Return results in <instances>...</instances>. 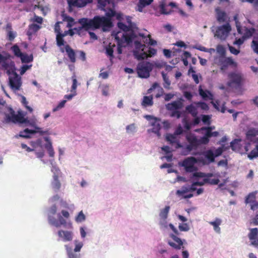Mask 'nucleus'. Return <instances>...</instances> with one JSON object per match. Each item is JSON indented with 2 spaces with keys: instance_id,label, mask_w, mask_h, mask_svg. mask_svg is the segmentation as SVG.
<instances>
[{
  "instance_id": "nucleus-1",
  "label": "nucleus",
  "mask_w": 258,
  "mask_h": 258,
  "mask_svg": "<svg viewBox=\"0 0 258 258\" xmlns=\"http://www.w3.org/2000/svg\"><path fill=\"white\" fill-rule=\"evenodd\" d=\"M78 23L81 26L74 28L75 33L80 36L85 34L86 31L89 30H96L102 27L103 30L112 26L110 18L105 17L95 16L93 19L83 18L80 19Z\"/></svg>"
},
{
  "instance_id": "nucleus-2",
  "label": "nucleus",
  "mask_w": 258,
  "mask_h": 258,
  "mask_svg": "<svg viewBox=\"0 0 258 258\" xmlns=\"http://www.w3.org/2000/svg\"><path fill=\"white\" fill-rule=\"evenodd\" d=\"M8 113H5V121L6 123H24L26 125H31V123L27 118L24 117V115L21 111H18V114L11 107L7 108Z\"/></svg>"
},
{
  "instance_id": "nucleus-3",
  "label": "nucleus",
  "mask_w": 258,
  "mask_h": 258,
  "mask_svg": "<svg viewBox=\"0 0 258 258\" xmlns=\"http://www.w3.org/2000/svg\"><path fill=\"white\" fill-rule=\"evenodd\" d=\"M228 81L227 86L232 89H237L241 87L243 82V78L241 75L236 72H230L228 74Z\"/></svg>"
},
{
  "instance_id": "nucleus-4",
  "label": "nucleus",
  "mask_w": 258,
  "mask_h": 258,
  "mask_svg": "<svg viewBox=\"0 0 258 258\" xmlns=\"http://www.w3.org/2000/svg\"><path fill=\"white\" fill-rule=\"evenodd\" d=\"M153 68V65L150 62L143 61L139 62L137 67L138 76L141 78H148Z\"/></svg>"
},
{
  "instance_id": "nucleus-5",
  "label": "nucleus",
  "mask_w": 258,
  "mask_h": 258,
  "mask_svg": "<svg viewBox=\"0 0 258 258\" xmlns=\"http://www.w3.org/2000/svg\"><path fill=\"white\" fill-rule=\"evenodd\" d=\"M173 232L174 233L169 234L170 239L167 240L168 244L175 249H183V242L181 238L178 237L180 234L179 231L176 229Z\"/></svg>"
},
{
  "instance_id": "nucleus-6",
  "label": "nucleus",
  "mask_w": 258,
  "mask_h": 258,
  "mask_svg": "<svg viewBox=\"0 0 258 258\" xmlns=\"http://www.w3.org/2000/svg\"><path fill=\"white\" fill-rule=\"evenodd\" d=\"M214 128V126L202 127L201 128L197 129L196 130V132H197L205 131L204 136L203 137H202L201 140L204 145H207L209 143L210 141L209 138L212 137H217L219 136V133L218 132H212V130Z\"/></svg>"
},
{
  "instance_id": "nucleus-7",
  "label": "nucleus",
  "mask_w": 258,
  "mask_h": 258,
  "mask_svg": "<svg viewBox=\"0 0 258 258\" xmlns=\"http://www.w3.org/2000/svg\"><path fill=\"white\" fill-rule=\"evenodd\" d=\"M185 138L189 143L185 148L188 152H190L193 149H196L200 145L203 144L201 141L202 138L199 140L194 134L191 133H187Z\"/></svg>"
},
{
  "instance_id": "nucleus-8",
  "label": "nucleus",
  "mask_w": 258,
  "mask_h": 258,
  "mask_svg": "<svg viewBox=\"0 0 258 258\" xmlns=\"http://www.w3.org/2000/svg\"><path fill=\"white\" fill-rule=\"evenodd\" d=\"M135 45L136 50L134 52V54L138 60L144 59L148 57L147 52L148 48L145 44L137 41L135 42Z\"/></svg>"
},
{
  "instance_id": "nucleus-9",
  "label": "nucleus",
  "mask_w": 258,
  "mask_h": 258,
  "mask_svg": "<svg viewBox=\"0 0 258 258\" xmlns=\"http://www.w3.org/2000/svg\"><path fill=\"white\" fill-rule=\"evenodd\" d=\"M214 174L212 173H205L201 172H196L193 173V176L195 177H205V182L211 185L218 184L220 180L218 178L212 179Z\"/></svg>"
},
{
  "instance_id": "nucleus-10",
  "label": "nucleus",
  "mask_w": 258,
  "mask_h": 258,
  "mask_svg": "<svg viewBox=\"0 0 258 258\" xmlns=\"http://www.w3.org/2000/svg\"><path fill=\"white\" fill-rule=\"evenodd\" d=\"M231 30V27L228 23L217 28L215 35L221 40H225Z\"/></svg>"
},
{
  "instance_id": "nucleus-11",
  "label": "nucleus",
  "mask_w": 258,
  "mask_h": 258,
  "mask_svg": "<svg viewBox=\"0 0 258 258\" xmlns=\"http://www.w3.org/2000/svg\"><path fill=\"white\" fill-rule=\"evenodd\" d=\"M198 161L199 160L195 157H190L185 159L181 165L184 167L186 172H191L197 170V167L195 166V164L198 163Z\"/></svg>"
},
{
  "instance_id": "nucleus-12",
  "label": "nucleus",
  "mask_w": 258,
  "mask_h": 258,
  "mask_svg": "<svg viewBox=\"0 0 258 258\" xmlns=\"http://www.w3.org/2000/svg\"><path fill=\"white\" fill-rule=\"evenodd\" d=\"M134 37V35L133 33L132 34H127L121 32H118L115 35L116 41H118L124 45L125 43L129 44L132 42Z\"/></svg>"
},
{
  "instance_id": "nucleus-13",
  "label": "nucleus",
  "mask_w": 258,
  "mask_h": 258,
  "mask_svg": "<svg viewBox=\"0 0 258 258\" xmlns=\"http://www.w3.org/2000/svg\"><path fill=\"white\" fill-rule=\"evenodd\" d=\"M9 82L11 87L15 90H19L22 85L21 78L15 72H12L9 77Z\"/></svg>"
},
{
  "instance_id": "nucleus-14",
  "label": "nucleus",
  "mask_w": 258,
  "mask_h": 258,
  "mask_svg": "<svg viewBox=\"0 0 258 258\" xmlns=\"http://www.w3.org/2000/svg\"><path fill=\"white\" fill-rule=\"evenodd\" d=\"M202 154L205 156L207 160L200 158L199 162L202 163L204 165H208L211 163L215 162L216 156L212 150H208L203 152Z\"/></svg>"
},
{
  "instance_id": "nucleus-15",
  "label": "nucleus",
  "mask_w": 258,
  "mask_h": 258,
  "mask_svg": "<svg viewBox=\"0 0 258 258\" xmlns=\"http://www.w3.org/2000/svg\"><path fill=\"white\" fill-rule=\"evenodd\" d=\"M220 70L222 72H224L229 66H232L234 67L237 66V63L231 57H225L220 60Z\"/></svg>"
},
{
  "instance_id": "nucleus-16",
  "label": "nucleus",
  "mask_w": 258,
  "mask_h": 258,
  "mask_svg": "<svg viewBox=\"0 0 258 258\" xmlns=\"http://www.w3.org/2000/svg\"><path fill=\"white\" fill-rule=\"evenodd\" d=\"M58 220L54 218L53 217L49 216L48 217V222L49 223L56 227H60L61 225H66L67 222L64 219L60 214L57 215Z\"/></svg>"
},
{
  "instance_id": "nucleus-17",
  "label": "nucleus",
  "mask_w": 258,
  "mask_h": 258,
  "mask_svg": "<svg viewBox=\"0 0 258 258\" xmlns=\"http://www.w3.org/2000/svg\"><path fill=\"white\" fill-rule=\"evenodd\" d=\"M170 210V207L169 206H166L163 209H162L159 214L161 220L160 221V225L162 227H166V219L168 217V214Z\"/></svg>"
},
{
  "instance_id": "nucleus-18",
  "label": "nucleus",
  "mask_w": 258,
  "mask_h": 258,
  "mask_svg": "<svg viewBox=\"0 0 258 258\" xmlns=\"http://www.w3.org/2000/svg\"><path fill=\"white\" fill-rule=\"evenodd\" d=\"M166 140L169 142L170 144L173 145V144H176V148H181V145L179 142V139L177 138V136L175 134H168L166 137Z\"/></svg>"
},
{
  "instance_id": "nucleus-19",
  "label": "nucleus",
  "mask_w": 258,
  "mask_h": 258,
  "mask_svg": "<svg viewBox=\"0 0 258 258\" xmlns=\"http://www.w3.org/2000/svg\"><path fill=\"white\" fill-rule=\"evenodd\" d=\"M57 234L64 241H70L73 239V233L71 231L60 230Z\"/></svg>"
},
{
  "instance_id": "nucleus-20",
  "label": "nucleus",
  "mask_w": 258,
  "mask_h": 258,
  "mask_svg": "<svg viewBox=\"0 0 258 258\" xmlns=\"http://www.w3.org/2000/svg\"><path fill=\"white\" fill-rule=\"evenodd\" d=\"M65 50L70 61L72 63H75L76 61L75 50L69 44H67L65 46Z\"/></svg>"
},
{
  "instance_id": "nucleus-21",
  "label": "nucleus",
  "mask_w": 258,
  "mask_h": 258,
  "mask_svg": "<svg viewBox=\"0 0 258 258\" xmlns=\"http://www.w3.org/2000/svg\"><path fill=\"white\" fill-rule=\"evenodd\" d=\"M35 128L36 130V131L33 130H30L29 128H26L24 131L20 132L19 136L20 137H22L24 138H29L30 137V136L29 135V134H34L37 132L41 133V132H40V131L41 129L40 128H39L38 127H36Z\"/></svg>"
},
{
  "instance_id": "nucleus-22",
  "label": "nucleus",
  "mask_w": 258,
  "mask_h": 258,
  "mask_svg": "<svg viewBox=\"0 0 258 258\" xmlns=\"http://www.w3.org/2000/svg\"><path fill=\"white\" fill-rule=\"evenodd\" d=\"M216 18L219 23L225 22L227 19L226 13L219 8L216 9Z\"/></svg>"
},
{
  "instance_id": "nucleus-23",
  "label": "nucleus",
  "mask_w": 258,
  "mask_h": 258,
  "mask_svg": "<svg viewBox=\"0 0 258 258\" xmlns=\"http://www.w3.org/2000/svg\"><path fill=\"white\" fill-rule=\"evenodd\" d=\"M257 234L258 230L256 228L251 229L250 232L248 234V237L251 240H252L251 244L253 245H258Z\"/></svg>"
},
{
  "instance_id": "nucleus-24",
  "label": "nucleus",
  "mask_w": 258,
  "mask_h": 258,
  "mask_svg": "<svg viewBox=\"0 0 258 258\" xmlns=\"http://www.w3.org/2000/svg\"><path fill=\"white\" fill-rule=\"evenodd\" d=\"M257 135L258 129L250 128L248 130L246 133V139L250 142H253L254 138Z\"/></svg>"
},
{
  "instance_id": "nucleus-25",
  "label": "nucleus",
  "mask_w": 258,
  "mask_h": 258,
  "mask_svg": "<svg viewBox=\"0 0 258 258\" xmlns=\"http://www.w3.org/2000/svg\"><path fill=\"white\" fill-rule=\"evenodd\" d=\"M198 107L196 105L195 102L185 107L186 111L190 114L192 117H196L198 114L197 110Z\"/></svg>"
},
{
  "instance_id": "nucleus-26",
  "label": "nucleus",
  "mask_w": 258,
  "mask_h": 258,
  "mask_svg": "<svg viewBox=\"0 0 258 258\" xmlns=\"http://www.w3.org/2000/svg\"><path fill=\"white\" fill-rule=\"evenodd\" d=\"M153 97L152 95L150 96H145L143 97L141 105L144 107H147L148 106H151L153 105Z\"/></svg>"
},
{
  "instance_id": "nucleus-27",
  "label": "nucleus",
  "mask_w": 258,
  "mask_h": 258,
  "mask_svg": "<svg viewBox=\"0 0 258 258\" xmlns=\"http://www.w3.org/2000/svg\"><path fill=\"white\" fill-rule=\"evenodd\" d=\"M182 107V103L179 101H175L167 105V108L171 111L181 109Z\"/></svg>"
},
{
  "instance_id": "nucleus-28",
  "label": "nucleus",
  "mask_w": 258,
  "mask_h": 258,
  "mask_svg": "<svg viewBox=\"0 0 258 258\" xmlns=\"http://www.w3.org/2000/svg\"><path fill=\"white\" fill-rule=\"evenodd\" d=\"M51 186L52 189L55 191H58L59 190L61 187V183L58 179V177L57 175H53V180L51 181Z\"/></svg>"
},
{
  "instance_id": "nucleus-29",
  "label": "nucleus",
  "mask_w": 258,
  "mask_h": 258,
  "mask_svg": "<svg viewBox=\"0 0 258 258\" xmlns=\"http://www.w3.org/2000/svg\"><path fill=\"white\" fill-rule=\"evenodd\" d=\"M152 132L156 134L158 137H160V131L161 128V125L160 120H157L156 119L155 121L152 123Z\"/></svg>"
},
{
  "instance_id": "nucleus-30",
  "label": "nucleus",
  "mask_w": 258,
  "mask_h": 258,
  "mask_svg": "<svg viewBox=\"0 0 258 258\" xmlns=\"http://www.w3.org/2000/svg\"><path fill=\"white\" fill-rule=\"evenodd\" d=\"M127 21L129 24L128 26L124 24L122 22H118L117 23L118 27L120 30H122L124 32L123 33L127 32L132 29V23H131V20H129L128 19H127Z\"/></svg>"
},
{
  "instance_id": "nucleus-31",
  "label": "nucleus",
  "mask_w": 258,
  "mask_h": 258,
  "mask_svg": "<svg viewBox=\"0 0 258 258\" xmlns=\"http://www.w3.org/2000/svg\"><path fill=\"white\" fill-rule=\"evenodd\" d=\"M45 141L47 143L45 145V148L47 150L50 157H53L54 155V152L52 146V144L48 138H45Z\"/></svg>"
},
{
  "instance_id": "nucleus-32",
  "label": "nucleus",
  "mask_w": 258,
  "mask_h": 258,
  "mask_svg": "<svg viewBox=\"0 0 258 258\" xmlns=\"http://www.w3.org/2000/svg\"><path fill=\"white\" fill-rule=\"evenodd\" d=\"M209 223L211 225H212L213 226L214 230L217 233L220 232L221 229H220L219 226L222 223V220L220 219L217 218H216V219L214 221L209 222Z\"/></svg>"
},
{
  "instance_id": "nucleus-33",
  "label": "nucleus",
  "mask_w": 258,
  "mask_h": 258,
  "mask_svg": "<svg viewBox=\"0 0 258 258\" xmlns=\"http://www.w3.org/2000/svg\"><path fill=\"white\" fill-rule=\"evenodd\" d=\"M241 139H236L230 143V147L233 151H239L241 148Z\"/></svg>"
},
{
  "instance_id": "nucleus-34",
  "label": "nucleus",
  "mask_w": 258,
  "mask_h": 258,
  "mask_svg": "<svg viewBox=\"0 0 258 258\" xmlns=\"http://www.w3.org/2000/svg\"><path fill=\"white\" fill-rule=\"evenodd\" d=\"M153 1V0H139L138 4V11L142 12L143 8L151 4Z\"/></svg>"
},
{
  "instance_id": "nucleus-35",
  "label": "nucleus",
  "mask_w": 258,
  "mask_h": 258,
  "mask_svg": "<svg viewBox=\"0 0 258 258\" xmlns=\"http://www.w3.org/2000/svg\"><path fill=\"white\" fill-rule=\"evenodd\" d=\"M196 185H194V183L192 184L190 187H185L181 190H177L176 191V194L178 196H182L183 194H186L188 191H195L197 189L195 187Z\"/></svg>"
},
{
  "instance_id": "nucleus-36",
  "label": "nucleus",
  "mask_w": 258,
  "mask_h": 258,
  "mask_svg": "<svg viewBox=\"0 0 258 258\" xmlns=\"http://www.w3.org/2000/svg\"><path fill=\"white\" fill-rule=\"evenodd\" d=\"M199 94L204 99H206L207 98L211 100L213 99L212 94L209 91H204L201 87L199 88Z\"/></svg>"
},
{
  "instance_id": "nucleus-37",
  "label": "nucleus",
  "mask_w": 258,
  "mask_h": 258,
  "mask_svg": "<svg viewBox=\"0 0 258 258\" xmlns=\"http://www.w3.org/2000/svg\"><path fill=\"white\" fill-rule=\"evenodd\" d=\"M115 46L114 44L111 45L109 43V45L106 47V53L109 56L110 60H112L114 58L113 55V48Z\"/></svg>"
},
{
  "instance_id": "nucleus-38",
  "label": "nucleus",
  "mask_w": 258,
  "mask_h": 258,
  "mask_svg": "<svg viewBox=\"0 0 258 258\" xmlns=\"http://www.w3.org/2000/svg\"><path fill=\"white\" fill-rule=\"evenodd\" d=\"M23 63H29L33 61V56L32 54L28 55L26 53H23L20 57Z\"/></svg>"
},
{
  "instance_id": "nucleus-39",
  "label": "nucleus",
  "mask_w": 258,
  "mask_h": 258,
  "mask_svg": "<svg viewBox=\"0 0 258 258\" xmlns=\"http://www.w3.org/2000/svg\"><path fill=\"white\" fill-rule=\"evenodd\" d=\"M65 247L69 258H79L80 257V254L75 253V251H73L68 245H66Z\"/></svg>"
},
{
  "instance_id": "nucleus-40",
  "label": "nucleus",
  "mask_w": 258,
  "mask_h": 258,
  "mask_svg": "<svg viewBox=\"0 0 258 258\" xmlns=\"http://www.w3.org/2000/svg\"><path fill=\"white\" fill-rule=\"evenodd\" d=\"M66 33L64 34H61L60 33H59L57 34L56 40V44L58 46L60 47L64 45V41L63 38L66 35Z\"/></svg>"
},
{
  "instance_id": "nucleus-41",
  "label": "nucleus",
  "mask_w": 258,
  "mask_h": 258,
  "mask_svg": "<svg viewBox=\"0 0 258 258\" xmlns=\"http://www.w3.org/2000/svg\"><path fill=\"white\" fill-rule=\"evenodd\" d=\"M247 157L250 160H253L254 158L258 157V146H255V147L248 154Z\"/></svg>"
},
{
  "instance_id": "nucleus-42",
  "label": "nucleus",
  "mask_w": 258,
  "mask_h": 258,
  "mask_svg": "<svg viewBox=\"0 0 258 258\" xmlns=\"http://www.w3.org/2000/svg\"><path fill=\"white\" fill-rule=\"evenodd\" d=\"M162 76L164 82L163 84L164 87L166 89H169L171 84L169 79L167 77L166 74H165L163 72L162 73Z\"/></svg>"
},
{
  "instance_id": "nucleus-43",
  "label": "nucleus",
  "mask_w": 258,
  "mask_h": 258,
  "mask_svg": "<svg viewBox=\"0 0 258 258\" xmlns=\"http://www.w3.org/2000/svg\"><path fill=\"white\" fill-rule=\"evenodd\" d=\"M12 50L14 52L15 56L18 57H20L21 55L22 54V52L21 51V50L19 47L17 45H14L12 47Z\"/></svg>"
},
{
  "instance_id": "nucleus-44",
  "label": "nucleus",
  "mask_w": 258,
  "mask_h": 258,
  "mask_svg": "<svg viewBox=\"0 0 258 258\" xmlns=\"http://www.w3.org/2000/svg\"><path fill=\"white\" fill-rule=\"evenodd\" d=\"M197 107H200L202 110H208L209 109L208 104L204 102H195Z\"/></svg>"
},
{
  "instance_id": "nucleus-45",
  "label": "nucleus",
  "mask_w": 258,
  "mask_h": 258,
  "mask_svg": "<svg viewBox=\"0 0 258 258\" xmlns=\"http://www.w3.org/2000/svg\"><path fill=\"white\" fill-rule=\"evenodd\" d=\"M255 201V195L253 193H250L246 198L245 202L246 204L254 203Z\"/></svg>"
},
{
  "instance_id": "nucleus-46",
  "label": "nucleus",
  "mask_w": 258,
  "mask_h": 258,
  "mask_svg": "<svg viewBox=\"0 0 258 258\" xmlns=\"http://www.w3.org/2000/svg\"><path fill=\"white\" fill-rule=\"evenodd\" d=\"M191 56V54L188 51H184L183 52V57H182V60L185 66H187L188 62L187 58Z\"/></svg>"
},
{
  "instance_id": "nucleus-47",
  "label": "nucleus",
  "mask_w": 258,
  "mask_h": 258,
  "mask_svg": "<svg viewBox=\"0 0 258 258\" xmlns=\"http://www.w3.org/2000/svg\"><path fill=\"white\" fill-rule=\"evenodd\" d=\"M72 79L73 81V84L71 88V91H74L75 92H76V90L77 87V80L76 79V76L75 74L72 76Z\"/></svg>"
},
{
  "instance_id": "nucleus-48",
  "label": "nucleus",
  "mask_w": 258,
  "mask_h": 258,
  "mask_svg": "<svg viewBox=\"0 0 258 258\" xmlns=\"http://www.w3.org/2000/svg\"><path fill=\"white\" fill-rule=\"evenodd\" d=\"M234 20L235 22V25H236V28L237 30V32H238V33L241 34L242 33L241 30V26L240 23L239 22V21L238 20V15H236L234 16Z\"/></svg>"
},
{
  "instance_id": "nucleus-49",
  "label": "nucleus",
  "mask_w": 258,
  "mask_h": 258,
  "mask_svg": "<svg viewBox=\"0 0 258 258\" xmlns=\"http://www.w3.org/2000/svg\"><path fill=\"white\" fill-rule=\"evenodd\" d=\"M211 117L209 115H203L202 117V120L204 123L210 125L211 124L210 121Z\"/></svg>"
},
{
  "instance_id": "nucleus-50",
  "label": "nucleus",
  "mask_w": 258,
  "mask_h": 258,
  "mask_svg": "<svg viewBox=\"0 0 258 258\" xmlns=\"http://www.w3.org/2000/svg\"><path fill=\"white\" fill-rule=\"evenodd\" d=\"M66 101H67L66 100H63L59 102V103L55 107L53 108V109H52L53 112H55V111L58 110L59 109L63 108L64 106Z\"/></svg>"
},
{
  "instance_id": "nucleus-51",
  "label": "nucleus",
  "mask_w": 258,
  "mask_h": 258,
  "mask_svg": "<svg viewBox=\"0 0 258 258\" xmlns=\"http://www.w3.org/2000/svg\"><path fill=\"white\" fill-rule=\"evenodd\" d=\"M178 228L180 231H188L189 230V225L187 223L180 224L178 226Z\"/></svg>"
},
{
  "instance_id": "nucleus-52",
  "label": "nucleus",
  "mask_w": 258,
  "mask_h": 258,
  "mask_svg": "<svg viewBox=\"0 0 258 258\" xmlns=\"http://www.w3.org/2000/svg\"><path fill=\"white\" fill-rule=\"evenodd\" d=\"M85 220V216L82 211L79 212L78 216L76 217V221L77 222H81Z\"/></svg>"
},
{
  "instance_id": "nucleus-53",
  "label": "nucleus",
  "mask_w": 258,
  "mask_h": 258,
  "mask_svg": "<svg viewBox=\"0 0 258 258\" xmlns=\"http://www.w3.org/2000/svg\"><path fill=\"white\" fill-rule=\"evenodd\" d=\"M182 123L184 125V127L187 130L189 131L190 130L192 124L190 123L188 120H187L186 118H184L182 120Z\"/></svg>"
},
{
  "instance_id": "nucleus-54",
  "label": "nucleus",
  "mask_w": 258,
  "mask_h": 258,
  "mask_svg": "<svg viewBox=\"0 0 258 258\" xmlns=\"http://www.w3.org/2000/svg\"><path fill=\"white\" fill-rule=\"evenodd\" d=\"M29 28L30 30L35 33L39 30L40 28V26L37 24L33 23L29 25Z\"/></svg>"
},
{
  "instance_id": "nucleus-55",
  "label": "nucleus",
  "mask_w": 258,
  "mask_h": 258,
  "mask_svg": "<svg viewBox=\"0 0 258 258\" xmlns=\"http://www.w3.org/2000/svg\"><path fill=\"white\" fill-rule=\"evenodd\" d=\"M68 3L70 7H77L79 8V0H68Z\"/></svg>"
},
{
  "instance_id": "nucleus-56",
  "label": "nucleus",
  "mask_w": 258,
  "mask_h": 258,
  "mask_svg": "<svg viewBox=\"0 0 258 258\" xmlns=\"http://www.w3.org/2000/svg\"><path fill=\"white\" fill-rule=\"evenodd\" d=\"M113 0H98V3L103 7H105L107 4L112 3Z\"/></svg>"
},
{
  "instance_id": "nucleus-57",
  "label": "nucleus",
  "mask_w": 258,
  "mask_h": 258,
  "mask_svg": "<svg viewBox=\"0 0 258 258\" xmlns=\"http://www.w3.org/2000/svg\"><path fill=\"white\" fill-rule=\"evenodd\" d=\"M64 20H66L68 23V27H71L74 24V19L70 16H66L64 18Z\"/></svg>"
},
{
  "instance_id": "nucleus-58",
  "label": "nucleus",
  "mask_w": 258,
  "mask_h": 258,
  "mask_svg": "<svg viewBox=\"0 0 258 258\" xmlns=\"http://www.w3.org/2000/svg\"><path fill=\"white\" fill-rule=\"evenodd\" d=\"M135 124L134 123L131 124L130 125H128L126 127V130L127 133H134L135 132Z\"/></svg>"
},
{
  "instance_id": "nucleus-59",
  "label": "nucleus",
  "mask_w": 258,
  "mask_h": 258,
  "mask_svg": "<svg viewBox=\"0 0 258 258\" xmlns=\"http://www.w3.org/2000/svg\"><path fill=\"white\" fill-rule=\"evenodd\" d=\"M79 8H82L86 6L87 4H90L92 2L93 0H79Z\"/></svg>"
},
{
  "instance_id": "nucleus-60",
  "label": "nucleus",
  "mask_w": 258,
  "mask_h": 258,
  "mask_svg": "<svg viewBox=\"0 0 258 258\" xmlns=\"http://www.w3.org/2000/svg\"><path fill=\"white\" fill-rule=\"evenodd\" d=\"M109 86L108 85H103L102 87V93L104 96H108L109 93Z\"/></svg>"
},
{
  "instance_id": "nucleus-61",
  "label": "nucleus",
  "mask_w": 258,
  "mask_h": 258,
  "mask_svg": "<svg viewBox=\"0 0 258 258\" xmlns=\"http://www.w3.org/2000/svg\"><path fill=\"white\" fill-rule=\"evenodd\" d=\"M251 47L254 52L258 54V41L253 40L252 41Z\"/></svg>"
},
{
  "instance_id": "nucleus-62",
  "label": "nucleus",
  "mask_w": 258,
  "mask_h": 258,
  "mask_svg": "<svg viewBox=\"0 0 258 258\" xmlns=\"http://www.w3.org/2000/svg\"><path fill=\"white\" fill-rule=\"evenodd\" d=\"M32 21L34 22H36L39 24H41L43 22V18L41 17L35 15L33 19H32Z\"/></svg>"
},
{
  "instance_id": "nucleus-63",
  "label": "nucleus",
  "mask_w": 258,
  "mask_h": 258,
  "mask_svg": "<svg viewBox=\"0 0 258 258\" xmlns=\"http://www.w3.org/2000/svg\"><path fill=\"white\" fill-rule=\"evenodd\" d=\"M22 103L25 105V107L30 111V112H32L33 111V109L27 105L28 102V101L26 100V98L24 97V96H23L22 97Z\"/></svg>"
},
{
  "instance_id": "nucleus-64",
  "label": "nucleus",
  "mask_w": 258,
  "mask_h": 258,
  "mask_svg": "<svg viewBox=\"0 0 258 258\" xmlns=\"http://www.w3.org/2000/svg\"><path fill=\"white\" fill-rule=\"evenodd\" d=\"M75 243L76 246L74 251L75 252H79L81 250L82 247H83V244L82 242L77 243V241H75Z\"/></svg>"
}]
</instances>
